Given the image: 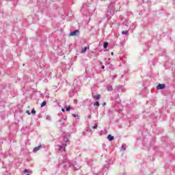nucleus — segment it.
I'll list each match as a JSON object with an SVG mask.
<instances>
[{"mask_svg": "<svg viewBox=\"0 0 175 175\" xmlns=\"http://www.w3.org/2000/svg\"><path fill=\"white\" fill-rule=\"evenodd\" d=\"M111 55H114V53H113V52H111Z\"/></svg>", "mask_w": 175, "mask_h": 175, "instance_id": "nucleus-35", "label": "nucleus"}, {"mask_svg": "<svg viewBox=\"0 0 175 175\" xmlns=\"http://www.w3.org/2000/svg\"><path fill=\"white\" fill-rule=\"evenodd\" d=\"M117 76H118V75H116L112 76L111 80H112L113 81H114V80H115L116 79H117Z\"/></svg>", "mask_w": 175, "mask_h": 175, "instance_id": "nucleus-16", "label": "nucleus"}, {"mask_svg": "<svg viewBox=\"0 0 175 175\" xmlns=\"http://www.w3.org/2000/svg\"><path fill=\"white\" fill-rule=\"evenodd\" d=\"M77 32H79V30L72 31L70 33V36H76L77 35Z\"/></svg>", "mask_w": 175, "mask_h": 175, "instance_id": "nucleus-6", "label": "nucleus"}, {"mask_svg": "<svg viewBox=\"0 0 175 175\" xmlns=\"http://www.w3.org/2000/svg\"><path fill=\"white\" fill-rule=\"evenodd\" d=\"M122 35H128V31H122Z\"/></svg>", "mask_w": 175, "mask_h": 175, "instance_id": "nucleus-19", "label": "nucleus"}, {"mask_svg": "<svg viewBox=\"0 0 175 175\" xmlns=\"http://www.w3.org/2000/svg\"><path fill=\"white\" fill-rule=\"evenodd\" d=\"M105 169H106V168L104 167V168H103V170H105Z\"/></svg>", "mask_w": 175, "mask_h": 175, "instance_id": "nucleus-38", "label": "nucleus"}, {"mask_svg": "<svg viewBox=\"0 0 175 175\" xmlns=\"http://www.w3.org/2000/svg\"><path fill=\"white\" fill-rule=\"evenodd\" d=\"M107 90L108 91V92H111V91H113V86L109 85L107 88Z\"/></svg>", "mask_w": 175, "mask_h": 175, "instance_id": "nucleus-10", "label": "nucleus"}, {"mask_svg": "<svg viewBox=\"0 0 175 175\" xmlns=\"http://www.w3.org/2000/svg\"><path fill=\"white\" fill-rule=\"evenodd\" d=\"M115 100L116 102V103H121V100L120 99V96H116Z\"/></svg>", "mask_w": 175, "mask_h": 175, "instance_id": "nucleus-9", "label": "nucleus"}, {"mask_svg": "<svg viewBox=\"0 0 175 175\" xmlns=\"http://www.w3.org/2000/svg\"><path fill=\"white\" fill-rule=\"evenodd\" d=\"M77 102H78V100H77V99H75V100H74V103H77Z\"/></svg>", "mask_w": 175, "mask_h": 175, "instance_id": "nucleus-29", "label": "nucleus"}, {"mask_svg": "<svg viewBox=\"0 0 175 175\" xmlns=\"http://www.w3.org/2000/svg\"><path fill=\"white\" fill-rule=\"evenodd\" d=\"M72 117H74L75 118H77L78 120H80V116L79 115H77L75 113H72Z\"/></svg>", "mask_w": 175, "mask_h": 175, "instance_id": "nucleus-15", "label": "nucleus"}, {"mask_svg": "<svg viewBox=\"0 0 175 175\" xmlns=\"http://www.w3.org/2000/svg\"><path fill=\"white\" fill-rule=\"evenodd\" d=\"M110 61H111V58H108V64H110Z\"/></svg>", "mask_w": 175, "mask_h": 175, "instance_id": "nucleus-28", "label": "nucleus"}, {"mask_svg": "<svg viewBox=\"0 0 175 175\" xmlns=\"http://www.w3.org/2000/svg\"><path fill=\"white\" fill-rule=\"evenodd\" d=\"M91 4L84 3L81 9V13L83 16H91L92 14V9H91Z\"/></svg>", "mask_w": 175, "mask_h": 175, "instance_id": "nucleus-1", "label": "nucleus"}, {"mask_svg": "<svg viewBox=\"0 0 175 175\" xmlns=\"http://www.w3.org/2000/svg\"><path fill=\"white\" fill-rule=\"evenodd\" d=\"M62 111L63 113H65V109H62Z\"/></svg>", "mask_w": 175, "mask_h": 175, "instance_id": "nucleus-31", "label": "nucleus"}, {"mask_svg": "<svg viewBox=\"0 0 175 175\" xmlns=\"http://www.w3.org/2000/svg\"><path fill=\"white\" fill-rule=\"evenodd\" d=\"M123 86H120V88L116 87L117 92H121V90H122Z\"/></svg>", "mask_w": 175, "mask_h": 175, "instance_id": "nucleus-14", "label": "nucleus"}, {"mask_svg": "<svg viewBox=\"0 0 175 175\" xmlns=\"http://www.w3.org/2000/svg\"><path fill=\"white\" fill-rule=\"evenodd\" d=\"M94 106H99V102H98V101H96V102L94 103Z\"/></svg>", "mask_w": 175, "mask_h": 175, "instance_id": "nucleus-20", "label": "nucleus"}, {"mask_svg": "<svg viewBox=\"0 0 175 175\" xmlns=\"http://www.w3.org/2000/svg\"><path fill=\"white\" fill-rule=\"evenodd\" d=\"M107 139H108L109 142H113V140H114V136L109 134L107 136Z\"/></svg>", "mask_w": 175, "mask_h": 175, "instance_id": "nucleus-8", "label": "nucleus"}, {"mask_svg": "<svg viewBox=\"0 0 175 175\" xmlns=\"http://www.w3.org/2000/svg\"><path fill=\"white\" fill-rule=\"evenodd\" d=\"M46 120H47L48 121H51V116H47L46 117Z\"/></svg>", "mask_w": 175, "mask_h": 175, "instance_id": "nucleus-18", "label": "nucleus"}, {"mask_svg": "<svg viewBox=\"0 0 175 175\" xmlns=\"http://www.w3.org/2000/svg\"><path fill=\"white\" fill-rule=\"evenodd\" d=\"M98 128V124H94V126L92 127L93 129H96Z\"/></svg>", "mask_w": 175, "mask_h": 175, "instance_id": "nucleus-22", "label": "nucleus"}, {"mask_svg": "<svg viewBox=\"0 0 175 175\" xmlns=\"http://www.w3.org/2000/svg\"><path fill=\"white\" fill-rule=\"evenodd\" d=\"M103 106H106V103H103Z\"/></svg>", "mask_w": 175, "mask_h": 175, "instance_id": "nucleus-33", "label": "nucleus"}, {"mask_svg": "<svg viewBox=\"0 0 175 175\" xmlns=\"http://www.w3.org/2000/svg\"><path fill=\"white\" fill-rule=\"evenodd\" d=\"M145 1V3H151V1L150 0H144Z\"/></svg>", "mask_w": 175, "mask_h": 175, "instance_id": "nucleus-24", "label": "nucleus"}, {"mask_svg": "<svg viewBox=\"0 0 175 175\" xmlns=\"http://www.w3.org/2000/svg\"><path fill=\"white\" fill-rule=\"evenodd\" d=\"M64 143H63V144H62V145L59 146V150H63V151H65L66 146H68V143H69V139H68V137H64Z\"/></svg>", "mask_w": 175, "mask_h": 175, "instance_id": "nucleus-2", "label": "nucleus"}, {"mask_svg": "<svg viewBox=\"0 0 175 175\" xmlns=\"http://www.w3.org/2000/svg\"><path fill=\"white\" fill-rule=\"evenodd\" d=\"M25 173H29V170L25 169Z\"/></svg>", "mask_w": 175, "mask_h": 175, "instance_id": "nucleus-27", "label": "nucleus"}, {"mask_svg": "<svg viewBox=\"0 0 175 175\" xmlns=\"http://www.w3.org/2000/svg\"><path fill=\"white\" fill-rule=\"evenodd\" d=\"M73 95H75V94H73V93H70V96H73Z\"/></svg>", "mask_w": 175, "mask_h": 175, "instance_id": "nucleus-30", "label": "nucleus"}, {"mask_svg": "<svg viewBox=\"0 0 175 175\" xmlns=\"http://www.w3.org/2000/svg\"><path fill=\"white\" fill-rule=\"evenodd\" d=\"M103 147H106V144H103Z\"/></svg>", "mask_w": 175, "mask_h": 175, "instance_id": "nucleus-36", "label": "nucleus"}, {"mask_svg": "<svg viewBox=\"0 0 175 175\" xmlns=\"http://www.w3.org/2000/svg\"><path fill=\"white\" fill-rule=\"evenodd\" d=\"M164 88H166V85L165 83H159L157 86V90H164Z\"/></svg>", "mask_w": 175, "mask_h": 175, "instance_id": "nucleus-4", "label": "nucleus"}, {"mask_svg": "<svg viewBox=\"0 0 175 175\" xmlns=\"http://www.w3.org/2000/svg\"><path fill=\"white\" fill-rule=\"evenodd\" d=\"M66 70H67V68H65L64 70H62V73H66Z\"/></svg>", "mask_w": 175, "mask_h": 175, "instance_id": "nucleus-25", "label": "nucleus"}, {"mask_svg": "<svg viewBox=\"0 0 175 175\" xmlns=\"http://www.w3.org/2000/svg\"><path fill=\"white\" fill-rule=\"evenodd\" d=\"M66 111H70V106L66 107Z\"/></svg>", "mask_w": 175, "mask_h": 175, "instance_id": "nucleus-17", "label": "nucleus"}, {"mask_svg": "<svg viewBox=\"0 0 175 175\" xmlns=\"http://www.w3.org/2000/svg\"><path fill=\"white\" fill-rule=\"evenodd\" d=\"M68 166L69 167H72L73 170H79L81 167L76 161L69 163Z\"/></svg>", "mask_w": 175, "mask_h": 175, "instance_id": "nucleus-3", "label": "nucleus"}, {"mask_svg": "<svg viewBox=\"0 0 175 175\" xmlns=\"http://www.w3.org/2000/svg\"><path fill=\"white\" fill-rule=\"evenodd\" d=\"M31 114H36V111L35 109L31 110Z\"/></svg>", "mask_w": 175, "mask_h": 175, "instance_id": "nucleus-23", "label": "nucleus"}, {"mask_svg": "<svg viewBox=\"0 0 175 175\" xmlns=\"http://www.w3.org/2000/svg\"><path fill=\"white\" fill-rule=\"evenodd\" d=\"M121 151H125V146L124 145L121 146Z\"/></svg>", "mask_w": 175, "mask_h": 175, "instance_id": "nucleus-21", "label": "nucleus"}, {"mask_svg": "<svg viewBox=\"0 0 175 175\" xmlns=\"http://www.w3.org/2000/svg\"><path fill=\"white\" fill-rule=\"evenodd\" d=\"M40 148H42V145H40V146L34 148L33 152H38V151H39V150H40Z\"/></svg>", "mask_w": 175, "mask_h": 175, "instance_id": "nucleus-7", "label": "nucleus"}, {"mask_svg": "<svg viewBox=\"0 0 175 175\" xmlns=\"http://www.w3.org/2000/svg\"><path fill=\"white\" fill-rule=\"evenodd\" d=\"M109 68V69H111V70H113L114 69V68H113V65H111Z\"/></svg>", "mask_w": 175, "mask_h": 175, "instance_id": "nucleus-26", "label": "nucleus"}, {"mask_svg": "<svg viewBox=\"0 0 175 175\" xmlns=\"http://www.w3.org/2000/svg\"><path fill=\"white\" fill-rule=\"evenodd\" d=\"M92 98L94 100H99V99H100V94L92 95Z\"/></svg>", "mask_w": 175, "mask_h": 175, "instance_id": "nucleus-5", "label": "nucleus"}, {"mask_svg": "<svg viewBox=\"0 0 175 175\" xmlns=\"http://www.w3.org/2000/svg\"><path fill=\"white\" fill-rule=\"evenodd\" d=\"M101 69H102V70L105 69V66H101Z\"/></svg>", "mask_w": 175, "mask_h": 175, "instance_id": "nucleus-32", "label": "nucleus"}, {"mask_svg": "<svg viewBox=\"0 0 175 175\" xmlns=\"http://www.w3.org/2000/svg\"><path fill=\"white\" fill-rule=\"evenodd\" d=\"M88 49H90V46H85L83 49H82V53H85Z\"/></svg>", "mask_w": 175, "mask_h": 175, "instance_id": "nucleus-13", "label": "nucleus"}, {"mask_svg": "<svg viewBox=\"0 0 175 175\" xmlns=\"http://www.w3.org/2000/svg\"><path fill=\"white\" fill-rule=\"evenodd\" d=\"M100 65H103V63H102V62H100Z\"/></svg>", "mask_w": 175, "mask_h": 175, "instance_id": "nucleus-37", "label": "nucleus"}, {"mask_svg": "<svg viewBox=\"0 0 175 175\" xmlns=\"http://www.w3.org/2000/svg\"><path fill=\"white\" fill-rule=\"evenodd\" d=\"M107 47H109V42H105L104 44H103V48L104 49H107Z\"/></svg>", "mask_w": 175, "mask_h": 175, "instance_id": "nucleus-11", "label": "nucleus"}, {"mask_svg": "<svg viewBox=\"0 0 175 175\" xmlns=\"http://www.w3.org/2000/svg\"><path fill=\"white\" fill-rule=\"evenodd\" d=\"M46 105H47V101L44 100V101L41 103V107H44V106H46Z\"/></svg>", "mask_w": 175, "mask_h": 175, "instance_id": "nucleus-12", "label": "nucleus"}, {"mask_svg": "<svg viewBox=\"0 0 175 175\" xmlns=\"http://www.w3.org/2000/svg\"><path fill=\"white\" fill-rule=\"evenodd\" d=\"M26 113H27V114H31V113H29V111H27Z\"/></svg>", "mask_w": 175, "mask_h": 175, "instance_id": "nucleus-34", "label": "nucleus"}]
</instances>
